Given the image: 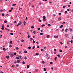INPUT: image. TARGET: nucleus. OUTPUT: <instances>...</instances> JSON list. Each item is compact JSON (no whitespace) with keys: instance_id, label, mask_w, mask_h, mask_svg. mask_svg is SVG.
Instances as JSON below:
<instances>
[{"instance_id":"f257e3e1","label":"nucleus","mask_w":73,"mask_h":73,"mask_svg":"<svg viewBox=\"0 0 73 73\" xmlns=\"http://www.w3.org/2000/svg\"><path fill=\"white\" fill-rule=\"evenodd\" d=\"M21 24H22V22H21V21H20L19 22V23H18V25H21Z\"/></svg>"},{"instance_id":"f03ea898","label":"nucleus","mask_w":73,"mask_h":73,"mask_svg":"<svg viewBox=\"0 0 73 73\" xmlns=\"http://www.w3.org/2000/svg\"><path fill=\"white\" fill-rule=\"evenodd\" d=\"M58 21H60V20H61V17H59L58 18Z\"/></svg>"},{"instance_id":"7ed1b4c3","label":"nucleus","mask_w":73,"mask_h":73,"mask_svg":"<svg viewBox=\"0 0 73 73\" xmlns=\"http://www.w3.org/2000/svg\"><path fill=\"white\" fill-rule=\"evenodd\" d=\"M17 63H20V60H17Z\"/></svg>"},{"instance_id":"20e7f679","label":"nucleus","mask_w":73,"mask_h":73,"mask_svg":"<svg viewBox=\"0 0 73 73\" xmlns=\"http://www.w3.org/2000/svg\"><path fill=\"white\" fill-rule=\"evenodd\" d=\"M10 56H11V57H13V56H14V55H13V54H10Z\"/></svg>"},{"instance_id":"39448f33","label":"nucleus","mask_w":73,"mask_h":73,"mask_svg":"<svg viewBox=\"0 0 73 73\" xmlns=\"http://www.w3.org/2000/svg\"><path fill=\"white\" fill-rule=\"evenodd\" d=\"M57 57H55L54 58V60L55 61H57Z\"/></svg>"},{"instance_id":"423d86ee","label":"nucleus","mask_w":73,"mask_h":73,"mask_svg":"<svg viewBox=\"0 0 73 73\" xmlns=\"http://www.w3.org/2000/svg\"><path fill=\"white\" fill-rule=\"evenodd\" d=\"M6 58H7V59H8L9 58V55H8L6 57Z\"/></svg>"},{"instance_id":"0eeeda50","label":"nucleus","mask_w":73,"mask_h":73,"mask_svg":"<svg viewBox=\"0 0 73 73\" xmlns=\"http://www.w3.org/2000/svg\"><path fill=\"white\" fill-rule=\"evenodd\" d=\"M57 56L59 58H60V57H61V55L60 54H58Z\"/></svg>"},{"instance_id":"6e6552de","label":"nucleus","mask_w":73,"mask_h":73,"mask_svg":"<svg viewBox=\"0 0 73 73\" xmlns=\"http://www.w3.org/2000/svg\"><path fill=\"white\" fill-rule=\"evenodd\" d=\"M3 50H4L5 51V50H7V49L6 48H3Z\"/></svg>"},{"instance_id":"1a4fd4ad","label":"nucleus","mask_w":73,"mask_h":73,"mask_svg":"<svg viewBox=\"0 0 73 73\" xmlns=\"http://www.w3.org/2000/svg\"><path fill=\"white\" fill-rule=\"evenodd\" d=\"M63 27V25H61L59 27L60 28H62Z\"/></svg>"},{"instance_id":"9d476101","label":"nucleus","mask_w":73,"mask_h":73,"mask_svg":"<svg viewBox=\"0 0 73 73\" xmlns=\"http://www.w3.org/2000/svg\"><path fill=\"white\" fill-rule=\"evenodd\" d=\"M25 24H26V22H25V21H24V25H25Z\"/></svg>"},{"instance_id":"9b49d317","label":"nucleus","mask_w":73,"mask_h":73,"mask_svg":"<svg viewBox=\"0 0 73 73\" xmlns=\"http://www.w3.org/2000/svg\"><path fill=\"white\" fill-rule=\"evenodd\" d=\"M36 55V56H38L39 55V54H38V53H37L35 54Z\"/></svg>"},{"instance_id":"f8f14e48","label":"nucleus","mask_w":73,"mask_h":73,"mask_svg":"<svg viewBox=\"0 0 73 73\" xmlns=\"http://www.w3.org/2000/svg\"><path fill=\"white\" fill-rule=\"evenodd\" d=\"M46 19L45 18H43V21H44L46 20Z\"/></svg>"},{"instance_id":"ddd939ff","label":"nucleus","mask_w":73,"mask_h":73,"mask_svg":"<svg viewBox=\"0 0 73 73\" xmlns=\"http://www.w3.org/2000/svg\"><path fill=\"white\" fill-rule=\"evenodd\" d=\"M15 5H16V4H13L12 5V6H15Z\"/></svg>"},{"instance_id":"4468645a","label":"nucleus","mask_w":73,"mask_h":73,"mask_svg":"<svg viewBox=\"0 0 73 73\" xmlns=\"http://www.w3.org/2000/svg\"><path fill=\"white\" fill-rule=\"evenodd\" d=\"M24 59L25 60H27V57L25 56V58H24Z\"/></svg>"},{"instance_id":"2eb2a0df","label":"nucleus","mask_w":73,"mask_h":73,"mask_svg":"<svg viewBox=\"0 0 73 73\" xmlns=\"http://www.w3.org/2000/svg\"><path fill=\"white\" fill-rule=\"evenodd\" d=\"M54 38H58V36H54Z\"/></svg>"},{"instance_id":"dca6fc26","label":"nucleus","mask_w":73,"mask_h":73,"mask_svg":"<svg viewBox=\"0 0 73 73\" xmlns=\"http://www.w3.org/2000/svg\"><path fill=\"white\" fill-rule=\"evenodd\" d=\"M12 40H10L9 42L10 44H11L12 43Z\"/></svg>"},{"instance_id":"f3484780","label":"nucleus","mask_w":73,"mask_h":73,"mask_svg":"<svg viewBox=\"0 0 73 73\" xmlns=\"http://www.w3.org/2000/svg\"><path fill=\"white\" fill-rule=\"evenodd\" d=\"M64 36L66 37H68V34H66L64 35Z\"/></svg>"},{"instance_id":"a211bd4d","label":"nucleus","mask_w":73,"mask_h":73,"mask_svg":"<svg viewBox=\"0 0 73 73\" xmlns=\"http://www.w3.org/2000/svg\"><path fill=\"white\" fill-rule=\"evenodd\" d=\"M30 40L31 41H32V40H33V38H31L30 39Z\"/></svg>"},{"instance_id":"6ab92c4d","label":"nucleus","mask_w":73,"mask_h":73,"mask_svg":"<svg viewBox=\"0 0 73 73\" xmlns=\"http://www.w3.org/2000/svg\"><path fill=\"white\" fill-rule=\"evenodd\" d=\"M19 49V48L18 47H16V49L17 50H18V49Z\"/></svg>"},{"instance_id":"aec40b11","label":"nucleus","mask_w":73,"mask_h":73,"mask_svg":"<svg viewBox=\"0 0 73 73\" xmlns=\"http://www.w3.org/2000/svg\"><path fill=\"white\" fill-rule=\"evenodd\" d=\"M31 28H32V29L34 28H35V27H34V26H32L31 27Z\"/></svg>"},{"instance_id":"412c9836","label":"nucleus","mask_w":73,"mask_h":73,"mask_svg":"<svg viewBox=\"0 0 73 73\" xmlns=\"http://www.w3.org/2000/svg\"><path fill=\"white\" fill-rule=\"evenodd\" d=\"M64 13L65 14H66V13H68V11H65V12H64Z\"/></svg>"},{"instance_id":"4be33fe9","label":"nucleus","mask_w":73,"mask_h":73,"mask_svg":"<svg viewBox=\"0 0 73 73\" xmlns=\"http://www.w3.org/2000/svg\"><path fill=\"white\" fill-rule=\"evenodd\" d=\"M4 22L5 23H7V20H5L4 21Z\"/></svg>"},{"instance_id":"5701e85b","label":"nucleus","mask_w":73,"mask_h":73,"mask_svg":"<svg viewBox=\"0 0 73 73\" xmlns=\"http://www.w3.org/2000/svg\"><path fill=\"white\" fill-rule=\"evenodd\" d=\"M14 56H16V52L14 53Z\"/></svg>"},{"instance_id":"b1692460","label":"nucleus","mask_w":73,"mask_h":73,"mask_svg":"<svg viewBox=\"0 0 73 73\" xmlns=\"http://www.w3.org/2000/svg\"><path fill=\"white\" fill-rule=\"evenodd\" d=\"M2 16H5V15L4 14V13H2Z\"/></svg>"},{"instance_id":"393cba45","label":"nucleus","mask_w":73,"mask_h":73,"mask_svg":"<svg viewBox=\"0 0 73 73\" xmlns=\"http://www.w3.org/2000/svg\"><path fill=\"white\" fill-rule=\"evenodd\" d=\"M48 54L46 53V57H48Z\"/></svg>"},{"instance_id":"a878e982","label":"nucleus","mask_w":73,"mask_h":73,"mask_svg":"<svg viewBox=\"0 0 73 73\" xmlns=\"http://www.w3.org/2000/svg\"><path fill=\"white\" fill-rule=\"evenodd\" d=\"M50 64H51V65H52V64H53V62H50Z\"/></svg>"},{"instance_id":"bb28decb","label":"nucleus","mask_w":73,"mask_h":73,"mask_svg":"<svg viewBox=\"0 0 73 73\" xmlns=\"http://www.w3.org/2000/svg\"><path fill=\"white\" fill-rule=\"evenodd\" d=\"M33 44H35V40H33Z\"/></svg>"},{"instance_id":"cd10ccee","label":"nucleus","mask_w":73,"mask_h":73,"mask_svg":"<svg viewBox=\"0 0 73 73\" xmlns=\"http://www.w3.org/2000/svg\"><path fill=\"white\" fill-rule=\"evenodd\" d=\"M16 58L17 60H19V57H16Z\"/></svg>"},{"instance_id":"c85d7f7f","label":"nucleus","mask_w":73,"mask_h":73,"mask_svg":"<svg viewBox=\"0 0 73 73\" xmlns=\"http://www.w3.org/2000/svg\"><path fill=\"white\" fill-rule=\"evenodd\" d=\"M33 33H34V34H36V31H33Z\"/></svg>"},{"instance_id":"c756f323","label":"nucleus","mask_w":73,"mask_h":73,"mask_svg":"<svg viewBox=\"0 0 73 73\" xmlns=\"http://www.w3.org/2000/svg\"><path fill=\"white\" fill-rule=\"evenodd\" d=\"M8 14H6V16H7V17H8Z\"/></svg>"},{"instance_id":"7c9ffc66","label":"nucleus","mask_w":73,"mask_h":73,"mask_svg":"<svg viewBox=\"0 0 73 73\" xmlns=\"http://www.w3.org/2000/svg\"><path fill=\"white\" fill-rule=\"evenodd\" d=\"M24 52H25V53H27V51H26V50H25L24 51Z\"/></svg>"},{"instance_id":"2f4dec72","label":"nucleus","mask_w":73,"mask_h":73,"mask_svg":"<svg viewBox=\"0 0 73 73\" xmlns=\"http://www.w3.org/2000/svg\"><path fill=\"white\" fill-rule=\"evenodd\" d=\"M29 65H27V68H29Z\"/></svg>"},{"instance_id":"473e14b6","label":"nucleus","mask_w":73,"mask_h":73,"mask_svg":"<svg viewBox=\"0 0 73 73\" xmlns=\"http://www.w3.org/2000/svg\"><path fill=\"white\" fill-rule=\"evenodd\" d=\"M1 29L2 30H4V27H2V28H1Z\"/></svg>"},{"instance_id":"72a5a7b5","label":"nucleus","mask_w":73,"mask_h":73,"mask_svg":"<svg viewBox=\"0 0 73 73\" xmlns=\"http://www.w3.org/2000/svg\"><path fill=\"white\" fill-rule=\"evenodd\" d=\"M40 35H43V33H40Z\"/></svg>"},{"instance_id":"f704fd0d","label":"nucleus","mask_w":73,"mask_h":73,"mask_svg":"<svg viewBox=\"0 0 73 73\" xmlns=\"http://www.w3.org/2000/svg\"><path fill=\"white\" fill-rule=\"evenodd\" d=\"M35 46H33L32 48V49H35Z\"/></svg>"},{"instance_id":"c9c22d12","label":"nucleus","mask_w":73,"mask_h":73,"mask_svg":"<svg viewBox=\"0 0 73 73\" xmlns=\"http://www.w3.org/2000/svg\"><path fill=\"white\" fill-rule=\"evenodd\" d=\"M2 27H4V25L3 24L1 25Z\"/></svg>"},{"instance_id":"e433bc0d","label":"nucleus","mask_w":73,"mask_h":73,"mask_svg":"<svg viewBox=\"0 0 73 73\" xmlns=\"http://www.w3.org/2000/svg\"><path fill=\"white\" fill-rule=\"evenodd\" d=\"M44 26H45L44 25H41V27H44Z\"/></svg>"},{"instance_id":"4c0bfd02","label":"nucleus","mask_w":73,"mask_h":73,"mask_svg":"<svg viewBox=\"0 0 73 73\" xmlns=\"http://www.w3.org/2000/svg\"><path fill=\"white\" fill-rule=\"evenodd\" d=\"M47 38H49V35H48L46 36Z\"/></svg>"},{"instance_id":"58836bf2","label":"nucleus","mask_w":73,"mask_h":73,"mask_svg":"<svg viewBox=\"0 0 73 73\" xmlns=\"http://www.w3.org/2000/svg\"><path fill=\"white\" fill-rule=\"evenodd\" d=\"M22 64H25V62L24 61H23L22 62Z\"/></svg>"},{"instance_id":"ea45409f","label":"nucleus","mask_w":73,"mask_h":73,"mask_svg":"<svg viewBox=\"0 0 73 73\" xmlns=\"http://www.w3.org/2000/svg\"><path fill=\"white\" fill-rule=\"evenodd\" d=\"M28 49H31V46H29L28 47Z\"/></svg>"},{"instance_id":"a19ab883","label":"nucleus","mask_w":73,"mask_h":73,"mask_svg":"<svg viewBox=\"0 0 73 73\" xmlns=\"http://www.w3.org/2000/svg\"><path fill=\"white\" fill-rule=\"evenodd\" d=\"M50 25H51L50 24H48V27H50Z\"/></svg>"},{"instance_id":"79ce46f5","label":"nucleus","mask_w":73,"mask_h":73,"mask_svg":"<svg viewBox=\"0 0 73 73\" xmlns=\"http://www.w3.org/2000/svg\"><path fill=\"white\" fill-rule=\"evenodd\" d=\"M10 35H13V33H10Z\"/></svg>"},{"instance_id":"37998d69","label":"nucleus","mask_w":73,"mask_h":73,"mask_svg":"<svg viewBox=\"0 0 73 73\" xmlns=\"http://www.w3.org/2000/svg\"><path fill=\"white\" fill-rule=\"evenodd\" d=\"M19 64H16V66H17V68L18 67V66H19Z\"/></svg>"},{"instance_id":"c03bdc74","label":"nucleus","mask_w":73,"mask_h":73,"mask_svg":"<svg viewBox=\"0 0 73 73\" xmlns=\"http://www.w3.org/2000/svg\"><path fill=\"white\" fill-rule=\"evenodd\" d=\"M44 71H46V68H44Z\"/></svg>"},{"instance_id":"a18cd8bd","label":"nucleus","mask_w":73,"mask_h":73,"mask_svg":"<svg viewBox=\"0 0 73 73\" xmlns=\"http://www.w3.org/2000/svg\"><path fill=\"white\" fill-rule=\"evenodd\" d=\"M67 44H68V45H69V41H68L67 42Z\"/></svg>"},{"instance_id":"49530a36","label":"nucleus","mask_w":73,"mask_h":73,"mask_svg":"<svg viewBox=\"0 0 73 73\" xmlns=\"http://www.w3.org/2000/svg\"><path fill=\"white\" fill-rule=\"evenodd\" d=\"M70 32H72V29H70Z\"/></svg>"},{"instance_id":"de8ad7c7","label":"nucleus","mask_w":73,"mask_h":73,"mask_svg":"<svg viewBox=\"0 0 73 73\" xmlns=\"http://www.w3.org/2000/svg\"><path fill=\"white\" fill-rule=\"evenodd\" d=\"M38 31H40V28H38V29H37Z\"/></svg>"},{"instance_id":"09e8293b","label":"nucleus","mask_w":73,"mask_h":73,"mask_svg":"<svg viewBox=\"0 0 73 73\" xmlns=\"http://www.w3.org/2000/svg\"><path fill=\"white\" fill-rule=\"evenodd\" d=\"M13 7H11V11H12L13 10Z\"/></svg>"},{"instance_id":"8fccbe9b","label":"nucleus","mask_w":73,"mask_h":73,"mask_svg":"<svg viewBox=\"0 0 73 73\" xmlns=\"http://www.w3.org/2000/svg\"><path fill=\"white\" fill-rule=\"evenodd\" d=\"M68 7H70V5H68Z\"/></svg>"},{"instance_id":"3c124183","label":"nucleus","mask_w":73,"mask_h":73,"mask_svg":"<svg viewBox=\"0 0 73 73\" xmlns=\"http://www.w3.org/2000/svg\"><path fill=\"white\" fill-rule=\"evenodd\" d=\"M14 64H16V63H17V61H15L14 62Z\"/></svg>"},{"instance_id":"603ef678","label":"nucleus","mask_w":73,"mask_h":73,"mask_svg":"<svg viewBox=\"0 0 73 73\" xmlns=\"http://www.w3.org/2000/svg\"><path fill=\"white\" fill-rule=\"evenodd\" d=\"M68 31V29H66L65 30V32H66Z\"/></svg>"},{"instance_id":"864d4df0","label":"nucleus","mask_w":73,"mask_h":73,"mask_svg":"<svg viewBox=\"0 0 73 73\" xmlns=\"http://www.w3.org/2000/svg\"><path fill=\"white\" fill-rule=\"evenodd\" d=\"M7 27H9V25H7Z\"/></svg>"},{"instance_id":"5fc2aeb1","label":"nucleus","mask_w":73,"mask_h":73,"mask_svg":"<svg viewBox=\"0 0 73 73\" xmlns=\"http://www.w3.org/2000/svg\"><path fill=\"white\" fill-rule=\"evenodd\" d=\"M64 31V29H62V32H63Z\"/></svg>"},{"instance_id":"6e6d98bb","label":"nucleus","mask_w":73,"mask_h":73,"mask_svg":"<svg viewBox=\"0 0 73 73\" xmlns=\"http://www.w3.org/2000/svg\"><path fill=\"white\" fill-rule=\"evenodd\" d=\"M9 12H12V10H10L9 11Z\"/></svg>"},{"instance_id":"4d7b16f0","label":"nucleus","mask_w":73,"mask_h":73,"mask_svg":"<svg viewBox=\"0 0 73 73\" xmlns=\"http://www.w3.org/2000/svg\"><path fill=\"white\" fill-rule=\"evenodd\" d=\"M46 18L45 17V16H43V19H45Z\"/></svg>"},{"instance_id":"13d9d810","label":"nucleus","mask_w":73,"mask_h":73,"mask_svg":"<svg viewBox=\"0 0 73 73\" xmlns=\"http://www.w3.org/2000/svg\"><path fill=\"white\" fill-rule=\"evenodd\" d=\"M35 72H38V70L37 69H36L35 70Z\"/></svg>"},{"instance_id":"bf43d9fd","label":"nucleus","mask_w":73,"mask_h":73,"mask_svg":"<svg viewBox=\"0 0 73 73\" xmlns=\"http://www.w3.org/2000/svg\"><path fill=\"white\" fill-rule=\"evenodd\" d=\"M44 50V49H41V51H42V52H43V51Z\"/></svg>"},{"instance_id":"052dcab7","label":"nucleus","mask_w":73,"mask_h":73,"mask_svg":"<svg viewBox=\"0 0 73 73\" xmlns=\"http://www.w3.org/2000/svg\"><path fill=\"white\" fill-rule=\"evenodd\" d=\"M65 7H66V6H64L63 7V8H65Z\"/></svg>"},{"instance_id":"680f3d73","label":"nucleus","mask_w":73,"mask_h":73,"mask_svg":"<svg viewBox=\"0 0 73 73\" xmlns=\"http://www.w3.org/2000/svg\"><path fill=\"white\" fill-rule=\"evenodd\" d=\"M60 44L61 45H62V44H63L62 42H60Z\"/></svg>"},{"instance_id":"e2e57ef3","label":"nucleus","mask_w":73,"mask_h":73,"mask_svg":"<svg viewBox=\"0 0 73 73\" xmlns=\"http://www.w3.org/2000/svg\"><path fill=\"white\" fill-rule=\"evenodd\" d=\"M54 54H56V52H54Z\"/></svg>"},{"instance_id":"0e129e2a","label":"nucleus","mask_w":73,"mask_h":73,"mask_svg":"<svg viewBox=\"0 0 73 73\" xmlns=\"http://www.w3.org/2000/svg\"><path fill=\"white\" fill-rule=\"evenodd\" d=\"M65 24V22H63L62 23V24Z\"/></svg>"},{"instance_id":"69168bd1","label":"nucleus","mask_w":73,"mask_h":73,"mask_svg":"<svg viewBox=\"0 0 73 73\" xmlns=\"http://www.w3.org/2000/svg\"><path fill=\"white\" fill-rule=\"evenodd\" d=\"M12 67H15V65H12Z\"/></svg>"},{"instance_id":"338daca9","label":"nucleus","mask_w":73,"mask_h":73,"mask_svg":"<svg viewBox=\"0 0 73 73\" xmlns=\"http://www.w3.org/2000/svg\"><path fill=\"white\" fill-rule=\"evenodd\" d=\"M39 22H41V21H41V20H39Z\"/></svg>"},{"instance_id":"774afa93","label":"nucleus","mask_w":73,"mask_h":73,"mask_svg":"<svg viewBox=\"0 0 73 73\" xmlns=\"http://www.w3.org/2000/svg\"><path fill=\"white\" fill-rule=\"evenodd\" d=\"M59 51H60V52H62V50H59Z\"/></svg>"}]
</instances>
